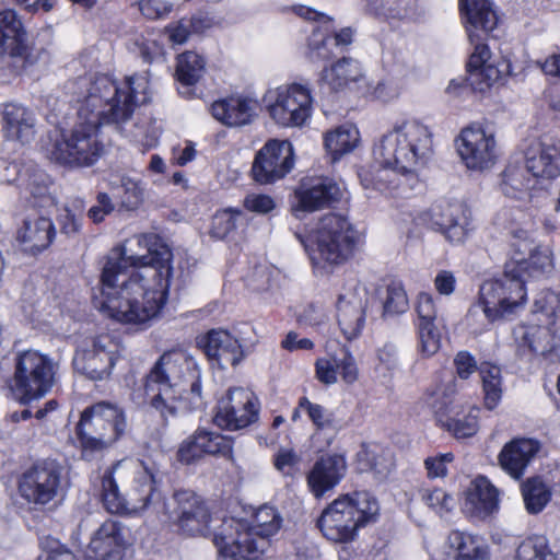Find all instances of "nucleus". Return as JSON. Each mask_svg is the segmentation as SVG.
<instances>
[{
	"instance_id": "f257e3e1",
	"label": "nucleus",
	"mask_w": 560,
	"mask_h": 560,
	"mask_svg": "<svg viewBox=\"0 0 560 560\" xmlns=\"http://www.w3.org/2000/svg\"><path fill=\"white\" fill-rule=\"evenodd\" d=\"M171 248L154 233L139 234L113 252L102 270L96 308L124 324H142L166 301L172 276Z\"/></svg>"
},
{
	"instance_id": "f03ea898",
	"label": "nucleus",
	"mask_w": 560,
	"mask_h": 560,
	"mask_svg": "<svg viewBox=\"0 0 560 560\" xmlns=\"http://www.w3.org/2000/svg\"><path fill=\"white\" fill-rule=\"evenodd\" d=\"M148 79L143 75L127 77L118 84L106 74L93 80L79 78L78 120L69 130L57 131L46 148L47 156L69 167H89L95 164L104 152L97 131L102 125H114L120 129L136 107L149 101Z\"/></svg>"
},
{
	"instance_id": "7ed1b4c3",
	"label": "nucleus",
	"mask_w": 560,
	"mask_h": 560,
	"mask_svg": "<svg viewBox=\"0 0 560 560\" xmlns=\"http://www.w3.org/2000/svg\"><path fill=\"white\" fill-rule=\"evenodd\" d=\"M144 402L160 413L164 421L177 415V401L188 400L190 408L202 406L201 372L197 361L182 350L161 355L144 384Z\"/></svg>"
},
{
	"instance_id": "20e7f679",
	"label": "nucleus",
	"mask_w": 560,
	"mask_h": 560,
	"mask_svg": "<svg viewBox=\"0 0 560 560\" xmlns=\"http://www.w3.org/2000/svg\"><path fill=\"white\" fill-rule=\"evenodd\" d=\"M459 9L474 51L467 68V81L472 90L485 92L509 72L510 65L503 60L491 61V51L483 43L489 32L498 24V16L489 0H459Z\"/></svg>"
},
{
	"instance_id": "39448f33",
	"label": "nucleus",
	"mask_w": 560,
	"mask_h": 560,
	"mask_svg": "<svg viewBox=\"0 0 560 560\" xmlns=\"http://www.w3.org/2000/svg\"><path fill=\"white\" fill-rule=\"evenodd\" d=\"M154 471L142 462L121 460L102 477V498L106 510L117 514H139L159 495Z\"/></svg>"
},
{
	"instance_id": "423d86ee",
	"label": "nucleus",
	"mask_w": 560,
	"mask_h": 560,
	"mask_svg": "<svg viewBox=\"0 0 560 560\" xmlns=\"http://www.w3.org/2000/svg\"><path fill=\"white\" fill-rule=\"evenodd\" d=\"M432 133L418 120L396 124L374 144V159L384 167L402 175H417L432 154Z\"/></svg>"
},
{
	"instance_id": "0eeeda50",
	"label": "nucleus",
	"mask_w": 560,
	"mask_h": 560,
	"mask_svg": "<svg viewBox=\"0 0 560 560\" xmlns=\"http://www.w3.org/2000/svg\"><path fill=\"white\" fill-rule=\"evenodd\" d=\"M281 522L280 514L269 505L257 510L252 525L234 518L222 520L221 530L214 533V545L224 560H259Z\"/></svg>"
},
{
	"instance_id": "6e6552de",
	"label": "nucleus",
	"mask_w": 560,
	"mask_h": 560,
	"mask_svg": "<svg viewBox=\"0 0 560 560\" xmlns=\"http://www.w3.org/2000/svg\"><path fill=\"white\" fill-rule=\"evenodd\" d=\"M358 241L359 232L347 217L327 213L302 243L313 266L330 272L353 256Z\"/></svg>"
},
{
	"instance_id": "1a4fd4ad",
	"label": "nucleus",
	"mask_w": 560,
	"mask_h": 560,
	"mask_svg": "<svg viewBox=\"0 0 560 560\" xmlns=\"http://www.w3.org/2000/svg\"><path fill=\"white\" fill-rule=\"evenodd\" d=\"M378 512L377 500L366 491L341 494L324 509L318 527L328 540L348 542L360 527L375 522Z\"/></svg>"
},
{
	"instance_id": "9d476101",
	"label": "nucleus",
	"mask_w": 560,
	"mask_h": 560,
	"mask_svg": "<svg viewBox=\"0 0 560 560\" xmlns=\"http://www.w3.org/2000/svg\"><path fill=\"white\" fill-rule=\"evenodd\" d=\"M525 264L522 259L510 261L501 278L483 282L480 287V302L470 307L468 318L482 313L492 323L523 306L526 301L525 278L518 269L526 268Z\"/></svg>"
},
{
	"instance_id": "9b49d317",
	"label": "nucleus",
	"mask_w": 560,
	"mask_h": 560,
	"mask_svg": "<svg viewBox=\"0 0 560 560\" xmlns=\"http://www.w3.org/2000/svg\"><path fill=\"white\" fill-rule=\"evenodd\" d=\"M56 364L37 351L26 350L15 357V369L10 385L13 396L27 404L46 395L54 385Z\"/></svg>"
},
{
	"instance_id": "f8f14e48",
	"label": "nucleus",
	"mask_w": 560,
	"mask_h": 560,
	"mask_svg": "<svg viewBox=\"0 0 560 560\" xmlns=\"http://www.w3.org/2000/svg\"><path fill=\"white\" fill-rule=\"evenodd\" d=\"M124 411L115 405L101 401L86 408L78 424L84 451H101L112 445L125 431Z\"/></svg>"
},
{
	"instance_id": "ddd939ff",
	"label": "nucleus",
	"mask_w": 560,
	"mask_h": 560,
	"mask_svg": "<svg viewBox=\"0 0 560 560\" xmlns=\"http://www.w3.org/2000/svg\"><path fill=\"white\" fill-rule=\"evenodd\" d=\"M262 100L270 117L282 127H302L312 115L313 97L306 84L291 83L270 89Z\"/></svg>"
},
{
	"instance_id": "4468645a",
	"label": "nucleus",
	"mask_w": 560,
	"mask_h": 560,
	"mask_svg": "<svg viewBox=\"0 0 560 560\" xmlns=\"http://www.w3.org/2000/svg\"><path fill=\"white\" fill-rule=\"evenodd\" d=\"M0 54L8 58L15 74L26 72L40 56V50L27 42L22 22L11 9L0 11Z\"/></svg>"
},
{
	"instance_id": "2eb2a0df",
	"label": "nucleus",
	"mask_w": 560,
	"mask_h": 560,
	"mask_svg": "<svg viewBox=\"0 0 560 560\" xmlns=\"http://www.w3.org/2000/svg\"><path fill=\"white\" fill-rule=\"evenodd\" d=\"M174 524L177 530L189 537L212 536L214 541V533L221 530L213 526L219 520L213 518L209 512L206 502L190 490H178L174 492Z\"/></svg>"
},
{
	"instance_id": "dca6fc26",
	"label": "nucleus",
	"mask_w": 560,
	"mask_h": 560,
	"mask_svg": "<svg viewBox=\"0 0 560 560\" xmlns=\"http://www.w3.org/2000/svg\"><path fill=\"white\" fill-rule=\"evenodd\" d=\"M62 467L55 460H43L25 470L19 479V493L28 503L45 505L61 491Z\"/></svg>"
},
{
	"instance_id": "f3484780",
	"label": "nucleus",
	"mask_w": 560,
	"mask_h": 560,
	"mask_svg": "<svg viewBox=\"0 0 560 560\" xmlns=\"http://www.w3.org/2000/svg\"><path fill=\"white\" fill-rule=\"evenodd\" d=\"M118 357L119 343L110 335L102 334L77 350L73 366L90 380H104L109 376Z\"/></svg>"
},
{
	"instance_id": "a211bd4d",
	"label": "nucleus",
	"mask_w": 560,
	"mask_h": 560,
	"mask_svg": "<svg viewBox=\"0 0 560 560\" xmlns=\"http://www.w3.org/2000/svg\"><path fill=\"white\" fill-rule=\"evenodd\" d=\"M294 166V151L287 140H269L256 153L253 165V179L261 185L272 184L285 177Z\"/></svg>"
},
{
	"instance_id": "6ab92c4d",
	"label": "nucleus",
	"mask_w": 560,
	"mask_h": 560,
	"mask_svg": "<svg viewBox=\"0 0 560 560\" xmlns=\"http://www.w3.org/2000/svg\"><path fill=\"white\" fill-rule=\"evenodd\" d=\"M259 402L254 393L242 387L229 389L219 400L214 423L228 430H240L258 419Z\"/></svg>"
},
{
	"instance_id": "aec40b11",
	"label": "nucleus",
	"mask_w": 560,
	"mask_h": 560,
	"mask_svg": "<svg viewBox=\"0 0 560 560\" xmlns=\"http://www.w3.org/2000/svg\"><path fill=\"white\" fill-rule=\"evenodd\" d=\"M368 290L357 280L343 287L337 301V320L341 332L348 339H354L365 323Z\"/></svg>"
},
{
	"instance_id": "412c9836",
	"label": "nucleus",
	"mask_w": 560,
	"mask_h": 560,
	"mask_svg": "<svg viewBox=\"0 0 560 560\" xmlns=\"http://www.w3.org/2000/svg\"><path fill=\"white\" fill-rule=\"evenodd\" d=\"M457 152L470 170L483 171L494 165L497 143L492 133L480 127H467L456 139Z\"/></svg>"
},
{
	"instance_id": "4be33fe9",
	"label": "nucleus",
	"mask_w": 560,
	"mask_h": 560,
	"mask_svg": "<svg viewBox=\"0 0 560 560\" xmlns=\"http://www.w3.org/2000/svg\"><path fill=\"white\" fill-rule=\"evenodd\" d=\"M322 79L334 91L353 85L363 94H371L377 98L384 97L385 84L378 82L373 86L363 74L360 63L352 58L343 57L329 68H325Z\"/></svg>"
},
{
	"instance_id": "5701e85b",
	"label": "nucleus",
	"mask_w": 560,
	"mask_h": 560,
	"mask_svg": "<svg viewBox=\"0 0 560 560\" xmlns=\"http://www.w3.org/2000/svg\"><path fill=\"white\" fill-rule=\"evenodd\" d=\"M129 530L116 521L104 522L92 535L85 560H120L129 546Z\"/></svg>"
},
{
	"instance_id": "b1692460",
	"label": "nucleus",
	"mask_w": 560,
	"mask_h": 560,
	"mask_svg": "<svg viewBox=\"0 0 560 560\" xmlns=\"http://www.w3.org/2000/svg\"><path fill=\"white\" fill-rule=\"evenodd\" d=\"M209 361L219 369L236 366L246 357L240 340L224 329H212L198 339Z\"/></svg>"
},
{
	"instance_id": "393cba45",
	"label": "nucleus",
	"mask_w": 560,
	"mask_h": 560,
	"mask_svg": "<svg viewBox=\"0 0 560 560\" xmlns=\"http://www.w3.org/2000/svg\"><path fill=\"white\" fill-rule=\"evenodd\" d=\"M432 228L452 243H462L470 231V211L463 202H445L431 209Z\"/></svg>"
},
{
	"instance_id": "a878e982",
	"label": "nucleus",
	"mask_w": 560,
	"mask_h": 560,
	"mask_svg": "<svg viewBox=\"0 0 560 560\" xmlns=\"http://www.w3.org/2000/svg\"><path fill=\"white\" fill-rule=\"evenodd\" d=\"M347 463L341 455L320 456L306 472L308 491L315 499H322L332 491L345 477Z\"/></svg>"
},
{
	"instance_id": "bb28decb",
	"label": "nucleus",
	"mask_w": 560,
	"mask_h": 560,
	"mask_svg": "<svg viewBox=\"0 0 560 560\" xmlns=\"http://www.w3.org/2000/svg\"><path fill=\"white\" fill-rule=\"evenodd\" d=\"M513 238L514 241L511 245L515 254L512 261L516 259L526 261V268L518 269L523 276L527 273L529 277L538 278L552 270L551 252L547 247H534L533 242L528 237V233L524 230L515 231Z\"/></svg>"
},
{
	"instance_id": "cd10ccee",
	"label": "nucleus",
	"mask_w": 560,
	"mask_h": 560,
	"mask_svg": "<svg viewBox=\"0 0 560 560\" xmlns=\"http://www.w3.org/2000/svg\"><path fill=\"white\" fill-rule=\"evenodd\" d=\"M56 229L50 218L28 215L16 232V241L25 253L37 255L47 249L54 242Z\"/></svg>"
},
{
	"instance_id": "c85d7f7f",
	"label": "nucleus",
	"mask_w": 560,
	"mask_h": 560,
	"mask_svg": "<svg viewBox=\"0 0 560 560\" xmlns=\"http://www.w3.org/2000/svg\"><path fill=\"white\" fill-rule=\"evenodd\" d=\"M294 12L305 19L318 23L312 31L308 39V56L311 60H327L334 55V43L331 33H334L332 19L304 5L293 8Z\"/></svg>"
},
{
	"instance_id": "c756f323",
	"label": "nucleus",
	"mask_w": 560,
	"mask_h": 560,
	"mask_svg": "<svg viewBox=\"0 0 560 560\" xmlns=\"http://www.w3.org/2000/svg\"><path fill=\"white\" fill-rule=\"evenodd\" d=\"M514 335L521 357H547L559 347V338L549 326L523 325L515 329Z\"/></svg>"
},
{
	"instance_id": "7c9ffc66",
	"label": "nucleus",
	"mask_w": 560,
	"mask_h": 560,
	"mask_svg": "<svg viewBox=\"0 0 560 560\" xmlns=\"http://www.w3.org/2000/svg\"><path fill=\"white\" fill-rule=\"evenodd\" d=\"M525 165L536 183L551 180L560 175V149L542 142L532 143L525 151Z\"/></svg>"
},
{
	"instance_id": "2f4dec72",
	"label": "nucleus",
	"mask_w": 560,
	"mask_h": 560,
	"mask_svg": "<svg viewBox=\"0 0 560 560\" xmlns=\"http://www.w3.org/2000/svg\"><path fill=\"white\" fill-rule=\"evenodd\" d=\"M539 451V443L533 439H514L506 443L499 453L501 468L513 479L523 477L526 467Z\"/></svg>"
},
{
	"instance_id": "473e14b6",
	"label": "nucleus",
	"mask_w": 560,
	"mask_h": 560,
	"mask_svg": "<svg viewBox=\"0 0 560 560\" xmlns=\"http://www.w3.org/2000/svg\"><path fill=\"white\" fill-rule=\"evenodd\" d=\"M339 186L330 178H315L302 182L295 190L299 206L304 211H316L339 200Z\"/></svg>"
},
{
	"instance_id": "72a5a7b5",
	"label": "nucleus",
	"mask_w": 560,
	"mask_h": 560,
	"mask_svg": "<svg viewBox=\"0 0 560 560\" xmlns=\"http://www.w3.org/2000/svg\"><path fill=\"white\" fill-rule=\"evenodd\" d=\"M257 102L243 96H232L211 105L212 116L229 127L248 125L256 116Z\"/></svg>"
},
{
	"instance_id": "f704fd0d",
	"label": "nucleus",
	"mask_w": 560,
	"mask_h": 560,
	"mask_svg": "<svg viewBox=\"0 0 560 560\" xmlns=\"http://www.w3.org/2000/svg\"><path fill=\"white\" fill-rule=\"evenodd\" d=\"M498 489L486 477H478L466 491L463 510L471 516L487 517L498 509Z\"/></svg>"
},
{
	"instance_id": "c9c22d12",
	"label": "nucleus",
	"mask_w": 560,
	"mask_h": 560,
	"mask_svg": "<svg viewBox=\"0 0 560 560\" xmlns=\"http://www.w3.org/2000/svg\"><path fill=\"white\" fill-rule=\"evenodd\" d=\"M3 132L7 139L30 143L36 133V119L32 112L19 104H5L2 113Z\"/></svg>"
},
{
	"instance_id": "e433bc0d",
	"label": "nucleus",
	"mask_w": 560,
	"mask_h": 560,
	"mask_svg": "<svg viewBox=\"0 0 560 560\" xmlns=\"http://www.w3.org/2000/svg\"><path fill=\"white\" fill-rule=\"evenodd\" d=\"M442 560H489V552L476 536L454 530L448 535L447 550Z\"/></svg>"
},
{
	"instance_id": "4c0bfd02",
	"label": "nucleus",
	"mask_w": 560,
	"mask_h": 560,
	"mask_svg": "<svg viewBox=\"0 0 560 560\" xmlns=\"http://www.w3.org/2000/svg\"><path fill=\"white\" fill-rule=\"evenodd\" d=\"M108 187L119 199L121 208L126 210L138 209L144 200V187L140 180L126 174H110Z\"/></svg>"
},
{
	"instance_id": "58836bf2",
	"label": "nucleus",
	"mask_w": 560,
	"mask_h": 560,
	"mask_svg": "<svg viewBox=\"0 0 560 560\" xmlns=\"http://www.w3.org/2000/svg\"><path fill=\"white\" fill-rule=\"evenodd\" d=\"M536 185L525 164H509L502 174L500 187L505 196L524 199Z\"/></svg>"
},
{
	"instance_id": "ea45409f",
	"label": "nucleus",
	"mask_w": 560,
	"mask_h": 560,
	"mask_svg": "<svg viewBox=\"0 0 560 560\" xmlns=\"http://www.w3.org/2000/svg\"><path fill=\"white\" fill-rule=\"evenodd\" d=\"M359 142V130L351 125H342L325 135V148L332 161L351 152Z\"/></svg>"
},
{
	"instance_id": "a19ab883",
	"label": "nucleus",
	"mask_w": 560,
	"mask_h": 560,
	"mask_svg": "<svg viewBox=\"0 0 560 560\" xmlns=\"http://www.w3.org/2000/svg\"><path fill=\"white\" fill-rule=\"evenodd\" d=\"M521 490L525 509L530 514L540 513L551 497L550 490L539 477L528 478L522 483Z\"/></svg>"
},
{
	"instance_id": "79ce46f5",
	"label": "nucleus",
	"mask_w": 560,
	"mask_h": 560,
	"mask_svg": "<svg viewBox=\"0 0 560 560\" xmlns=\"http://www.w3.org/2000/svg\"><path fill=\"white\" fill-rule=\"evenodd\" d=\"M479 373L482 381L483 399L487 409H494L502 397V376L499 366L482 363L479 366Z\"/></svg>"
},
{
	"instance_id": "37998d69",
	"label": "nucleus",
	"mask_w": 560,
	"mask_h": 560,
	"mask_svg": "<svg viewBox=\"0 0 560 560\" xmlns=\"http://www.w3.org/2000/svg\"><path fill=\"white\" fill-rule=\"evenodd\" d=\"M205 72V60L194 51H186L178 56L176 65L177 80L186 86L194 85Z\"/></svg>"
},
{
	"instance_id": "c03bdc74",
	"label": "nucleus",
	"mask_w": 560,
	"mask_h": 560,
	"mask_svg": "<svg viewBox=\"0 0 560 560\" xmlns=\"http://www.w3.org/2000/svg\"><path fill=\"white\" fill-rule=\"evenodd\" d=\"M369 5L387 19H412L417 14V0H369Z\"/></svg>"
},
{
	"instance_id": "a18cd8bd",
	"label": "nucleus",
	"mask_w": 560,
	"mask_h": 560,
	"mask_svg": "<svg viewBox=\"0 0 560 560\" xmlns=\"http://www.w3.org/2000/svg\"><path fill=\"white\" fill-rule=\"evenodd\" d=\"M479 411V408L470 407L467 412H456L446 419L444 427L456 439L470 438L478 431Z\"/></svg>"
},
{
	"instance_id": "49530a36",
	"label": "nucleus",
	"mask_w": 560,
	"mask_h": 560,
	"mask_svg": "<svg viewBox=\"0 0 560 560\" xmlns=\"http://www.w3.org/2000/svg\"><path fill=\"white\" fill-rule=\"evenodd\" d=\"M383 317H393L407 312L409 301L404 287L398 282L389 283L382 296Z\"/></svg>"
},
{
	"instance_id": "de8ad7c7",
	"label": "nucleus",
	"mask_w": 560,
	"mask_h": 560,
	"mask_svg": "<svg viewBox=\"0 0 560 560\" xmlns=\"http://www.w3.org/2000/svg\"><path fill=\"white\" fill-rule=\"evenodd\" d=\"M198 440L205 455H220L232 458V440L218 432L198 429Z\"/></svg>"
},
{
	"instance_id": "09e8293b",
	"label": "nucleus",
	"mask_w": 560,
	"mask_h": 560,
	"mask_svg": "<svg viewBox=\"0 0 560 560\" xmlns=\"http://www.w3.org/2000/svg\"><path fill=\"white\" fill-rule=\"evenodd\" d=\"M440 326L443 324L416 325L418 351L423 358H431L441 348Z\"/></svg>"
},
{
	"instance_id": "8fccbe9b",
	"label": "nucleus",
	"mask_w": 560,
	"mask_h": 560,
	"mask_svg": "<svg viewBox=\"0 0 560 560\" xmlns=\"http://www.w3.org/2000/svg\"><path fill=\"white\" fill-rule=\"evenodd\" d=\"M517 560H556V556L548 547L542 536H534L525 539L516 551Z\"/></svg>"
},
{
	"instance_id": "3c124183",
	"label": "nucleus",
	"mask_w": 560,
	"mask_h": 560,
	"mask_svg": "<svg viewBox=\"0 0 560 560\" xmlns=\"http://www.w3.org/2000/svg\"><path fill=\"white\" fill-rule=\"evenodd\" d=\"M417 314L416 325L443 324L444 319L439 314L438 299L431 293L420 292L415 303Z\"/></svg>"
},
{
	"instance_id": "603ef678",
	"label": "nucleus",
	"mask_w": 560,
	"mask_h": 560,
	"mask_svg": "<svg viewBox=\"0 0 560 560\" xmlns=\"http://www.w3.org/2000/svg\"><path fill=\"white\" fill-rule=\"evenodd\" d=\"M457 393V382L455 377H451L445 383L436 386L428 394V404L436 415L447 412L450 405Z\"/></svg>"
},
{
	"instance_id": "864d4df0",
	"label": "nucleus",
	"mask_w": 560,
	"mask_h": 560,
	"mask_svg": "<svg viewBox=\"0 0 560 560\" xmlns=\"http://www.w3.org/2000/svg\"><path fill=\"white\" fill-rule=\"evenodd\" d=\"M242 217L238 210L225 209L215 213L212 219L211 236L223 240L236 229L237 220Z\"/></svg>"
},
{
	"instance_id": "5fc2aeb1",
	"label": "nucleus",
	"mask_w": 560,
	"mask_h": 560,
	"mask_svg": "<svg viewBox=\"0 0 560 560\" xmlns=\"http://www.w3.org/2000/svg\"><path fill=\"white\" fill-rule=\"evenodd\" d=\"M300 408L308 416V419L317 430L328 429L334 425L332 413L324 406L312 402L307 397L303 396L300 398Z\"/></svg>"
},
{
	"instance_id": "6e6d98bb",
	"label": "nucleus",
	"mask_w": 560,
	"mask_h": 560,
	"mask_svg": "<svg viewBox=\"0 0 560 560\" xmlns=\"http://www.w3.org/2000/svg\"><path fill=\"white\" fill-rule=\"evenodd\" d=\"M330 358L334 360L337 376L340 375L345 383L352 384L358 380V366L348 350L342 349L339 354L331 355Z\"/></svg>"
},
{
	"instance_id": "4d7b16f0",
	"label": "nucleus",
	"mask_w": 560,
	"mask_h": 560,
	"mask_svg": "<svg viewBox=\"0 0 560 560\" xmlns=\"http://www.w3.org/2000/svg\"><path fill=\"white\" fill-rule=\"evenodd\" d=\"M198 431L185 439L177 451V459L183 464H191L200 459L205 454L198 440Z\"/></svg>"
},
{
	"instance_id": "13d9d810",
	"label": "nucleus",
	"mask_w": 560,
	"mask_h": 560,
	"mask_svg": "<svg viewBox=\"0 0 560 560\" xmlns=\"http://www.w3.org/2000/svg\"><path fill=\"white\" fill-rule=\"evenodd\" d=\"M198 431L185 439L177 451V459L183 464H191L200 459L205 454L198 440Z\"/></svg>"
},
{
	"instance_id": "bf43d9fd",
	"label": "nucleus",
	"mask_w": 560,
	"mask_h": 560,
	"mask_svg": "<svg viewBox=\"0 0 560 560\" xmlns=\"http://www.w3.org/2000/svg\"><path fill=\"white\" fill-rule=\"evenodd\" d=\"M422 501L439 513L448 512L453 506V499L442 489H422Z\"/></svg>"
},
{
	"instance_id": "052dcab7",
	"label": "nucleus",
	"mask_w": 560,
	"mask_h": 560,
	"mask_svg": "<svg viewBox=\"0 0 560 560\" xmlns=\"http://www.w3.org/2000/svg\"><path fill=\"white\" fill-rule=\"evenodd\" d=\"M300 460V456L292 448H280L273 456L275 468L283 476H292Z\"/></svg>"
},
{
	"instance_id": "680f3d73",
	"label": "nucleus",
	"mask_w": 560,
	"mask_h": 560,
	"mask_svg": "<svg viewBox=\"0 0 560 560\" xmlns=\"http://www.w3.org/2000/svg\"><path fill=\"white\" fill-rule=\"evenodd\" d=\"M50 184L51 180L46 173L36 171L28 177L27 189L34 198H47L52 201L49 192Z\"/></svg>"
},
{
	"instance_id": "e2e57ef3",
	"label": "nucleus",
	"mask_w": 560,
	"mask_h": 560,
	"mask_svg": "<svg viewBox=\"0 0 560 560\" xmlns=\"http://www.w3.org/2000/svg\"><path fill=\"white\" fill-rule=\"evenodd\" d=\"M139 10L147 19L156 20L168 15L173 10V3L165 0H141Z\"/></svg>"
},
{
	"instance_id": "0e129e2a",
	"label": "nucleus",
	"mask_w": 560,
	"mask_h": 560,
	"mask_svg": "<svg viewBox=\"0 0 560 560\" xmlns=\"http://www.w3.org/2000/svg\"><path fill=\"white\" fill-rule=\"evenodd\" d=\"M454 459L453 453H444L435 456L428 457L424 460V466L428 471L429 478H442L447 474L446 465Z\"/></svg>"
},
{
	"instance_id": "69168bd1",
	"label": "nucleus",
	"mask_w": 560,
	"mask_h": 560,
	"mask_svg": "<svg viewBox=\"0 0 560 560\" xmlns=\"http://www.w3.org/2000/svg\"><path fill=\"white\" fill-rule=\"evenodd\" d=\"M316 378L324 385H332L337 383V370L334 360L330 357L319 358L315 362Z\"/></svg>"
},
{
	"instance_id": "338daca9",
	"label": "nucleus",
	"mask_w": 560,
	"mask_h": 560,
	"mask_svg": "<svg viewBox=\"0 0 560 560\" xmlns=\"http://www.w3.org/2000/svg\"><path fill=\"white\" fill-rule=\"evenodd\" d=\"M456 374L462 380H467L479 368L475 358L468 351H459L454 358Z\"/></svg>"
},
{
	"instance_id": "774afa93",
	"label": "nucleus",
	"mask_w": 560,
	"mask_h": 560,
	"mask_svg": "<svg viewBox=\"0 0 560 560\" xmlns=\"http://www.w3.org/2000/svg\"><path fill=\"white\" fill-rule=\"evenodd\" d=\"M114 209L115 206L110 197L106 192H98L96 205L89 210L88 215L93 222L100 223L107 214L112 213Z\"/></svg>"
}]
</instances>
